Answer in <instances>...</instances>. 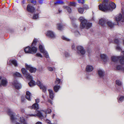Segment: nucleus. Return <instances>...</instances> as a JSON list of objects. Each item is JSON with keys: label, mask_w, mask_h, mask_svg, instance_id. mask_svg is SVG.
I'll return each instance as SVG.
<instances>
[{"label": "nucleus", "mask_w": 124, "mask_h": 124, "mask_svg": "<svg viewBox=\"0 0 124 124\" xmlns=\"http://www.w3.org/2000/svg\"><path fill=\"white\" fill-rule=\"evenodd\" d=\"M77 49L78 53L80 55H83L85 54V50L82 46H78L77 47Z\"/></svg>", "instance_id": "obj_8"}, {"label": "nucleus", "mask_w": 124, "mask_h": 124, "mask_svg": "<svg viewBox=\"0 0 124 124\" xmlns=\"http://www.w3.org/2000/svg\"><path fill=\"white\" fill-rule=\"evenodd\" d=\"M79 20L81 22L80 28L81 29L85 28L88 29L91 27L92 26V23L88 22L87 20L83 16L80 17Z\"/></svg>", "instance_id": "obj_2"}, {"label": "nucleus", "mask_w": 124, "mask_h": 124, "mask_svg": "<svg viewBox=\"0 0 124 124\" xmlns=\"http://www.w3.org/2000/svg\"><path fill=\"white\" fill-rule=\"evenodd\" d=\"M44 52L42 53L43 54L45 57L47 58H49V56L47 52L45 50Z\"/></svg>", "instance_id": "obj_34"}, {"label": "nucleus", "mask_w": 124, "mask_h": 124, "mask_svg": "<svg viewBox=\"0 0 124 124\" xmlns=\"http://www.w3.org/2000/svg\"><path fill=\"white\" fill-rule=\"evenodd\" d=\"M26 10L29 12L33 13L35 11V8L30 4H29L27 6Z\"/></svg>", "instance_id": "obj_11"}, {"label": "nucleus", "mask_w": 124, "mask_h": 124, "mask_svg": "<svg viewBox=\"0 0 124 124\" xmlns=\"http://www.w3.org/2000/svg\"><path fill=\"white\" fill-rule=\"evenodd\" d=\"M31 2L33 5H35L36 4L37 2L36 0H31Z\"/></svg>", "instance_id": "obj_46"}, {"label": "nucleus", "mask_w": 124, "mask_h": 124, "mask_svg": "<svg viewBox=\"0 0 124 124\" xmlns=\"http://www.w3.org/2000/svg\"><path fill=\"white\" fill-rule=\"evenodd\" d=\"M106 21L104 18H102L99 20V23L102 26H104L105 24Z\"/></svg>", "instance_id": "obj_18"}, {"label": "nucleus", "mask_w": 124, "mask_h": 124, "mask_svg": "<svg viewBox=\"0 0 124 124\" xmlns=\"http://www.w3.org/2000/svg\"><path fill=\"white\" fill-rule=\"evenodd\" d=\"M26 68L27 70H29L31 73L35 72L36 70V68L33 67L31 65H28L26 64Z\"/></svg>", "instance_id": "obj_12"}, {"label": "nucleus", "mask_w": 124, "mask_h": 124, "mask_svg": "<svg viewBox=\"0 0 124 124\" xmlns=\"http://www.w3.org/2000/svg\"><path fill=\"white\" fill-rule=\"evenodd\" d=\"M35 124H42V123L40 122H37Z\"/></svg>", "instance_id": "obj_55"}, {"label": "nucleus", "mask_w": 124, "mask_h": 124, "mask_svg": "<svg viewBox=\"0 0 124 124\" xmlns=\"http://www.w3.org/2000/svg\"><path fill=\"white\" fill-rule=\"evenodd\" d=\"M116 84L120 86L122 85L121 82L119 80H117L116 81Z\"/></svg>", "instance_id": "obj_38"}, {"label": "nucleus", "mask_w": 124, "mask_h": 124, "mask_svg": "<svg viewBox=\"0 0 124 124\" xmlns=\"http://www.w3.org/2000/svg\"><path fill=\"white\" fill-rule=\"evenodd\" d=\"M1 77L0 79V86H6L8 84V82L6 78H3L2 79V76H0Z\"/></svg>", "instance_id": "obj_10"}, {"label": "nucleus", "mask_w": 124, "mask_h": 124, "mask_svg": "<svg viewBox=\"0 0 124 124\" xmlns=\"http://www.w3.org/2000/svg\"><path fill=\"white\" fill-rule=\"evenodd\" d=\"M62 83V81H61L60 79L58 78H57L56 79V81H55V83L56 85L61 83Z\"/></svg>", "instance_id": "obj_32"}, {"label": "nucleus", "mask_w": 124, "mask_h": 124, "mask_svg": "<svg viewBox=\"0 0 124 124\" xmlns=\"http://www.w3.org/2000/svg\"><path fill=\"white\" fill-rule=\"evenodd\" d=\"M10 62H11L15 66H17L18 65L17 63L16 60H10Z\"/></svg>", "instance_id": "obj_27"}, {"label": "nucleus", "mask_w": 124, "mask_h": 124, "mask_svg": "<svg viewBox=\"0 0 124 124\" xmlns=\"http://www.w3.org/2000/svg\"><path fill=\"white\" fill-rule=\"evenodd\" d=\"M76 36H80L79 33L77 31H76L74 32Z\"/></svg>", "instance_id": "obj_41"}, {"label": "nucleus", "mask_w": 124, "mask_h": 124, "mask_svg": "<svg viewBox=\"0 0 124 124\" xmlns=\"http://www.w3.org/2000/svg\"><path fill=\"white\" fill-rule=\"evenodd\" d=\"M58 11L59 13H60L61 12H62V10H60V9H59L58 10Z\"/></svg>", "instance_id": "obj_59"}, {"label": "nucleus", "mask_w": 124, "mask_h": 124, "mask_svg": "<svg viewBox=\"0 0 124 124\" xmlns=\"http://www.w3.org/2000/svg\"><path fill=\"white\" fill-rule=\"evenodd\" d=\"M70 6L75 7L76 5V4L74 2H70Z\"/></svg>", "instance_id": "obj_43"}, {"label": "nucleus", "mask_w": 124, "mask_h": 124, "mask_svg": "<svg viewBox=\"0 0 124 124\" xmlns=\"http://www.w3.org/2000/svg\"><path fill=\"white\" fill-rule=\"evenodd\" d=\"M65 56L66 57H68L69 56V55L67 52H66L65 54Z\"/></svg>", "instance_id": "obj_50"}, {"label": "nucleus", "mask_w": 124, "mask_h": 124, "mask_svg": "<svg viewBox=\"0 0 124 124\" xmlns=\"http://www.w3.org/2000/svg\"><path fill=\"white\" fill-rule=\"evenodd\" d=\"M122 70L124 71V69H122Z\"/></svg>", "instance_id": "obj_63"}, {"label": "nucleus", "mask_w": 124, "mask_h": 124, "mask_svg": "<svg viewBox=\"0 0 124 124\" xmlns=\"http://www.w3.org/2000/svg\"><path fill=\"white\" fill-rule=\"evenodd\" d=\"M122 54H123V55H124V51H122Z\"/></svg>", "instance_id": "obj_61"}, {"label": "nucleus", "mask_w": 124, "mask_h": 124, "mask_svg": "<svg viewBox=\"0 0 124 124\" xmlns=\"http://www.w3.org/2000/svg\"><path fill=\"white\" fill-rule=\"evenodd\" d=\"M46 123L48 124H51L50 123V121L48 119H46Z\"/></svg>", "instance_id": "obj_51"}, {"label": "nucleus", "mask_w": 124, "mask_h": 124, "mask_svg": "<svg viewBox=\"0 0 124 124\" xmlns=\"http://www.w3.org/2000/svg\"><path fill=\"white\" fill-rule=\"evenodd\" d=\"M123 44H124V40H123Z\"/></svg>", "instance_id": "obj_64"}, {"label": "nucleus", "mask_w": 124, "mask_h": 124, "mask_svg": "<svg viewBox=\"0 0 124 124\" xmlns=\"http://www.w3.org/2000/svg\"><path fill=\"white\" fill-rule=\"evenodd\" d=\"M51 109L48 108L46 110L45 112L46 114H50L51 113Z\"/></svg>", "instance_id": "obj_42"}, {"label": "nucleus", "mask_w": 124, "mask_h": 124, "mask_svg": "<svg viewBox=\"0 0 124 124\" xmlns=\"http://www.w3.org/2000/svg\"><path fill=\"white\" fill-rule=\"evenodd\" d=\"M49 94L50 98L52 100L53 99L54 97L53 91L51 89H49Z\"/></svg>", "instance_id": "obj_21"}, {"label": "nucleus", "mask_w": 124, "mask_h": 124, "mask_svg": "<svg viewBox=\"0 0 124 124\" xmlns=\"http://www.w3.org/2000/svg\"><path fill=\"white\" fill-rule=\"evenodd\" d=\"M117 69L118 70H119L122 69L120 65L117 66L116 67Z\"/></svg>", "instance_id": "obj_48"}, {"label": "nucleus", "mask_w": 124, "mask_h": 124, "mask_svg": "<svg viewBox=\"0 0 124 124\" xmlns=\"http://www.w3.org/2000/svg\"><path fill=\"white\" fill-rule=\"evenodd\" d=\"M36 56L38 57H42V55L40 53H37L36 54Z\"/></svg>", "instance_id": "obj_47"}, {"label": "nucleus", "mask_w": 124, "mask_h": 124, "mask_svg": "<svg viewBox=\"0 0 124 124\" xmlns=\"http://www.w3.org/2000/svg\"><path fill=\"white\" fill-rule=\"evenodd\" d=\"M116 49L118 51H120L122 50L121 48L119 45H117L116 47Z\"/></svg>", "instance_id": "obj_44"}, {"label": "nucleus", "mask_w": 124, "mask_h": 124, "mask_svg": "<svg viewBox=\"0 0 124 124\" xmlns=\"http://www.w3.org/2000/svg\"><path fill=\"white\" fill-rule=\"evenodd\" d=\"M39 48L40 52L42 53L44 52L45 50L44 46L42 44H40L39 45Z\"/></svg>", "instance_id": "obj_24"}, {"label": "nucleus", "mask_w": 124, "mask_h": 124, "mask_svg": "<svg viewBox=\"0 0 124 124\" xmlns=\"http://www.w3.org/2000/svg\"><path fill=\"white\" fill-rule=\"evenodd\" d=\"M35 111L37 113L36 114H29L28 115L31 116L36 117V116H38L41 118L44 117L41 111L37 110H36Z\"/></svg>", "instance_id": "obj_13"}, {"label": "nucleus", "mask_w": 124, "mask_h": 124, "mask_svg": "<svg viewBox=\"0 0 124 124\" xmlns=\"http://www.w3.org/2000/svg\"><path fill=\"white\" fill-rule=\"evenodd\" d=\"M94 69L93 67L92 66L88 65L86 68V71L88 72L92 71Z\"/></svg>", "instance_id": "obj_17"}, {"label": "nucleus", "mask_w": 124, "mask_h": 124, "mask_svg": "<svg viewBox=\"0 0 124 124\" xmlns=\"http://www.w3.org/2000/svg\"><path fill=\"white\" fill-rule=\"evenodd\" d=\"M117 100L118 102H122L124 101V96H118L117 98Z\"/></svg>", "instance_id": "obj_22"}, {"label": "nucleus", "mask_w": 124, "mask_h": 124, "mask_svg": "<svg viewBox=\"0 0 124 124\" xmlns=\"http://www.w3.org/2000/svg\"><path fill=\"white\" fill-rule=\"evenodd\" d=\"M13 84L15 86L16 88L17 89H20L22 87V86L21 84L16 80L14 81Z\"/></svg>", "instance_id": "obj_15"}, {"label": "nucleus", "mask_w": 124, "mask_h": 124, "mask_svg": "<svg viewBox=\"0 0 124 124\" xmlns=\"http://www.w3.org/2000/svg\"><path fill=\"white\" fill-rule=\"evenodd\" d=\"M39 3L40 4H42L43 3V0H39Z\"/></svg>", "instance_id": "obj_54"}, {"label": "nucleus", "mask_w": 124, "mask_h": 124, "mask_svg": "<svg viewBox=\"0 0 124 124\" xmlns=\"http://www.w3.org/2000/svg\"><path fill=\"white\" fill-rule=\"evenodd\" d=\"M64 8H66L67 10L68 11L69 13H70L72 11V10L71 8L68 7H64Z\"/></svg>", "instance_id": "obj_35"}, {"label": "nucleus", "mask_w": 124, "mask_h": 124, "mask_svg": "<svg viewBox=\"0 0 124 124\" xmlns=\"http://www.w3.org/2000/svg\"><path fill=\"white\" fill-rule=\"evenodd\" d=\"M63 3L62 0H57L56 2H54L55 5H57L59 4H62Z\"/></svg>", "instance_id": "obj_36"}, {"label": "nucleus", "mask_w": 124, "mask_h": 124, "mask_svg": "<svg viewBox=\"0 0 124 124\" xmlns=\"http://www.w3.org/2000/svg\"><path fill=\"white\" fill-rule=\"evenodd\" d=\"M39 16L38 14H35L34 15L33 18L34 19H36L38 18Z\"/></svg>", "instance_id": "obj_37"}, {"label": "nucleus", "mask_w": 124, "mask_h": 124, "mask_svg": "<svg viewBox=\"0 0 124 124\" xmlns=\"http://www.w3.org/2000/svg\"><path fill=\"white\" fill-rule=\"evenodd\" d=\"M55 115L54 114H53V116H52V117L53 118L54 117V116H55Z\"/></svg>", "instance_id": "obj_60"}, {"label": "nucleus", "mask_w": 124, "mask_h": 124, "mask_svg": "<svg viewBox=\"0 0 124 124\" xmlns=\"http://www.w3.org/2000/svg\"><path fill=\"white\" fill-rule=\"evenodd\" d=\"M19 121L21 123V124L26 121L24 118L23 117H20Z\"/></svg>", "instance_id": "obj_30"}, {"label": "nucleus", "mask_w": 124, "mask_h": 124, "mask_svg": "<svg viewBox=\"0 0 124 124\" xmlns=\"http://www.w3.org/2000/svg\"><path fill=\"white\" fill-rule=\"evenodd\" d=\"M78 2L79 3L83 4L85 2V0H78Z\"/></svg>", "instance_id": "obj_49"}, {"label": "nucleus", "mask_w": 124, "mask_h": 124, "mask_svg": "<svg viewBox=\"0 0 124 124\" xmlns=\"http://www.w3.org/2000/svg\"><path fill=\"white\" fill-rule=\"evenodd\" d=\"M21 71L24 76L28 73L27 72V71L25 68H22L21 69Z\"/></svg>", "instance_id": "obj_31"}, {"label": "nucleus", "mask_w": 124, "mask_h": 124, "mask_svg": "<svg viewBox=\"0 0 124 124\" xmlns=\"http://www.w3.org/2000/svg\"><path fill=\"white\" fill-rule=\"evenodd\" d=\"M14 76H16L19 77H22V76L21 74L18 72H16L15 73H14Z\"/></svg>", "instance_id": "obj_29"}, {"label": "nucleus", "mask_w": 124, "mask_h": 124, "mask_svg": "<svg viewBox=\"0 0 124 124\" xmlns=\"http://www.w3.org/2000/svg\"><path fill=\"white\" fill-rule=\"evenodd\" d=\"M42 98L44 99V98H45V97L43 95L42 96Z\"/></svg>", "instance_id": "obj_62"}, {"label": "nucleus", "mask_w": 124, "mask_h": 124, "mask_svg": "<svg viewBox=\"0 0 124 124\" xmlns=\"http://www.w3.org/2000/svg\"><path fill=\"white\" fill-rule=\"evenodd\" d=\"M114 42L115 43L117 44H118L119 42V40L117 38H115L114 40Z\"/></svg>", "instance_id": "obj_39"}, {"label": "nucleus", "mask_w": 124, "mask_h": 124, "mask_svg": "<svg viewBox=\"0 0 124 124\" xmlns=\"http://www.w3.org/2000/svg\"><path fill=\"white\" fill-rule=\"evenodd\" d=\"M99 6L100 10L105 12L112 11L116 8V4L109 0H103L102 4Z\"/></svg>", "instance_id": "obj_1"}, {"label": "nucleus", "mask_w": 124, "mask_h": 124, "mask_svg": "<svg viewBox=\"0 0 124 124\" xmlns=\"http://www.w3.org/2000/svg\"><path fill=\"white\" fill-rule=\"evenodd\" d=\"M107 25L111 28L113 27L114 24L113 23L110 21H109L107 22Z\"/></svg>", "instance_id": "obj_25"}, {"label": "nucleus", "mask_w": 124, "mask_h": 124, "mask_svg": "<svg viewBox=\"0 0 124 124\" xmlns=\"http://www.w3.org/2000/svg\"><path fill=\"white\" fill-rule=\"evenodd\" d=\"M21 100H22V101L23 102L24 101V100H25L24 97H22L21 98Z\"/></svg>", "instance_id": "obj_53"}, {"label": "nucleus", "mask_w": 124, "mask_h": 124, "mask_svg": "<svg viewBox=\"0 0 124 124\" xmlns=\"http://www.w3.org/2000/svg\"><path fill=\"white\" fill-rule=\"evenodd\" d=\"M63 27V26L61 23H58L57 24V28L59 30H61Z\"/></svg>", "instance_id": "obj_28"}, {"label": "nucleus", "mask_w": 124, "mask_h": 124, "mask_svg": "<svg viewBox=\"0 0 124 124\" xmlns=\"http://www.w3.org/2000/svg\"><path fill=\"white\" fill-rule=\"evenodd\" d=\"M62 38L63 40H65L67 41H69L70 40V39L67 38L64 36H62Z\"/></svg>", "instance_id": "obj_40"}, {"label": "nucleus", "mask_w": 124, "mask_h": 124, "mask_svg": "<svg viewBox=\"0 0 124 124\" xmlns=\"http://www.w3.org/2000/svg\"><path fill=\"white\" fill-rule=\"evenodd\" d=\"M75 47V46L74 45H73L72 46V47L73 49H74Z\"/></svg>", "instance_id": "obj_57"}, {"label": "nucleus", "mask_w": 124, "mask_h": 124, "mask_svg": "<svg viewBox=\"0 0 124 124\" xmlns=\"http://www.w3.org/2000/svg\"><path fill=\"white\" fill-rule=\"evenodd\" d=\"M78 10L79 13L81 14L83 13L84 11V9L82 8H78Z\"/></svg>", "instance_id": "obj_33"}, {"label": "nucleus", "mask_w": 124, "mask_h": 124, "mask_svg": "<svg viewBox=\"0 0 124 124\" xmlns=\"http://www.w3.org/2000/svg\"><path fill=\"white\" fill-rule=\"evenodd\" d=\"M60 86L56 85L54 86V91L55 92H57L60 88Z\"/></svg>", "instance_id": "obj_26"}, {"label": "nucleus", "mask_w": 124, "mask_h": 124, "mask_svg": "<svg viewBox=\"0 0 124 124\" xmlns=\"http://www.w3.org/2000/svg\"><path fill=\"white\" fill-rule=\"evenodd\" d=\"M73 26L75 28H76L77 27V25L75 24H73Z\"/></svg>", "instance_id": "obj_56"}, {"label": "nucleus", "mask_w": 124, "mask_h": 124, "mask_svg": "<svg viewBox=\"0 0 124 124\" xmlns=\"http://www.w3.org/2000/svg\"><path fill=\"white\" fill-rule=\"evenodd\" d=\"M117 23L116 25H118L119 23H120L124 22V16H123L121 14H120L117 15L115 17Z\"/></svg>", "instance_id": "obj_6"}, {"label": "nucleus", "mask_w": 124, "mask_h": 124, "mask_svg": "<svg viewBox=\"0 0 124 124\" xmlns=\"http://www.w3.org/2000/svg\"><path fill=\"white\" fill-rule=\"evenodd\" d=\"M37 84L40 87V89L42 90L43 92L45 93L46 91L47 88L43 85L39 80H38L37 81Z\"/></svg>", "instance_id": "obj_9"}, {"label": "nucleus", "mask_w": 124, "mask_h": 124, "mask_svg": "<svg viewBox=\"0 0 124 124\" xmlns=\"http://www.w3.org/2000/svg\"><path fill=\"white\" fill-rule=\"evenodd\" d=\"M39 99H37L35 100L36 103L33 104L32 107H30L32 108H34L36 110H37L39 109V105L38 103L39 102Z\"/></svg>", "instance_id": "obj_14"}, {"label": "nucleus", "mask_w": 124, "mask_h": 124, "mask_svg": "<svg viewBox=\"0 0 124 124\" xmlns=\"http://www.w3.org/2000/svg\"><path fill=\"white\" fill-rule=\"evenodd\" d=\"M46 36L49 38L54 39L56 38L55 33L51 31H47L46 33Z\"/></svg>", "instance_id": "obj_7"}, {"label": "nucleus", "mask_w": 124, "mask_h": 124, "mask_svg": "<svg viewBox=\"0 0 124 124\" xmlns=\"http://www.w3.org/2000/svg\"><path fill=\"white\" fill-rule=\"evenodd\" d=\"M47 69L49 71H52L54 70L55 68H53L52 67H47Z\"/></svg>", "instance_id": "obj_45"}, {"label": "nucleus", "mask_w": 124, "mask_h": 124, "mask_svg": "<svg viewBox=\"0 0 124 124\" xmlns=\"http://www.w3.org/2000/svg\"><path fill=\"white\" fill-rule=\"evenodd\" d=\"M98 74L101 78H103L104 75V72L102 70L100 69L98 70Z\"/></svg>", "instance_id": "obj_20"}, {"label": "nucleus", "mask_w": 124, "mask_h": 124, "mask_svg": "<svg viewBox=\"0 0 124 124\" xmlns=\"http://www.w3.org/2000/svg\"><path fill=\"white\" fill-rule=\"evenodd\" d=\"M111 60L115 62L118 60H119L121 64H124V57L123 56H112L111 57Z\"/></svg>", "instance_id": "obj_4"}, {"label": "nucleus", "mask_w": 124, "mask_h": 124, "mask_svg": "<svg viewBox=\"0 0 124 124\" xmlns=\"http://www.w3.org/2000/svg\"><path fill=\"white\" fill-rule=\"evenodd\" d=\"M100 56L102 60L105 62H106L108 60V56L106 54H101Z\"/></svg>", "instance_id": "obj_16"}, {"label": "nucleus", "mask_w": 124, "mask_h": 124, "mask_svg": "<svg viewBox=\"0 0 124 124\" xmlns=\"http://www.w3.org/2000/svg\"><path fill=\"white\" fill-rule=\"evenodd\" d=\"M31 93L29 91H27L26 92V97L29 101H31Z\"/></svg>", "instance_id": "obj_19"}, {"label": "nucleus", "mask_w": 124, "mask_h": 124, "mask_svg": "<svg viewBox=\"0 0 124 124\" xmlns=\"http://www.w3.org/2000/svg\"><path fill=\"white\" fill-rule=\"evenodd\" d=\"M25 52L26 53L31 54V47H27L24 49Z\"/></svg>", "instance_id": "obj_23"}, {"label": "nucleus", "mask_w": 124, "mask_h": 124, "mask_svg": "<svg viewBox=\"0 0 124 124\" xmlns=\"http://www.w3.org/2000/svg\"><path fill=\"white\" fill-rule=\"evenodd\" d=\"M37 39H34L31 45V54L36 53L37 50V48L35 46L36 45L37 43Z\"/></svg>", "instance_id": "obj_5"}, {"label": "nucleus", "mask_w": 124, "mask_h": 124, "mask_svg": "<svg viewBox=\"0 0 124 124\" xmlns=\"http://www.w3.org/2000/svg\"><path fill=\"white\" fill-rule=\"evenodd\" d=\"M48 102L50 103L51 104H53L52 101L48 99Z\"/></svg>", "instance_id": "obj_52"}, {"label": "nucleus", "mask_w": 124, "mask_h": 124, "mask_svg": "<svg viewBox=\"0 0 124 124\" xmlns=\"http://www.w3.org/2000/svg\"><path fill=\"white\" fill-rule=\"evenodd\" d=\"M24 76L26 77V79L29 80H31L30 82L28 83L30 86L32 87L36 85V83L35 81L32 79L33 78L32 76L30 75L29 73H28L25 75Z\"/></svg>", "instance_id": "obj_3"}, {"label": "nucleus", "mask_w": 124, "mask_h": 124, "mask_svg": "<svg viewBox=\"0 0 124 124\" xmlns=\"http://www.w3.org/2000/svg\"><path fill=\"white\" fill-rule=\"evenodd\" d=\"M25 3V1L24 0H23L21 2V4L22 5L23 4Z\"/></svg>", "instance_id": "obj_58"}]
</instances>
